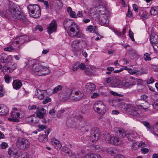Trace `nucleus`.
<instances>
[{
	"instance_id": "nucleus-26",
	"label": "nucleus",
	"mask_w": 158,
	"mask_h": 158,
	"mask_svg": "<svg viewBox=\"0 0 158 158\" xmlns=\"http://www.w3.org/2000/svg\"><path fill=\"white\" fill-rule=\"evenodd\" d=\"M51 143L54 148L58 150L60 149L61 147V144L59 141L54 138L52 139Z\"/></svg>"
},
{
	"instance_id": "nucleus-53",
	"label": "nucleus",
	"mask_w": 158,
	"mask_h": 158,
	"mask_svg": "<svg viewBox=\"0 0 158 158\" xmlns=\"http://www.w3.org/2000/svg\"><path fill=\"white\" fill-rule=\"evenodd\" d=\"M154 82V79H153L152 77H150V79L147 80V83L148 84H150Z\"/></svg>"
},
{
	"instance_id": "nucleus-31",
	"label": "nucleus",
	"mask_w": 158,
	"mask_h": 158,
	"mask_svg": "<svg viewBox=\"0 0 158 158\" xmlns=\"http://www.w3.org/2000/svg\"><path fill=\"white\" fill-rule=\"evenodd\" d=\"M150 41L151 43L155 44L158 43V36L156 34L152 35L150 36Z\"/></svg>"
},
{
	"instance_id": "nucleus-40",
	"label": "nucleus",
	"mask_w": 158,
	"mask_h": 158,
	"mask_svg": "<svg viewBox=\"0 0 158 158\" xmlns=\"http://www.w3.org/2000/svg\"><path fill=\"white\" fill-rule=\"evenodd\" d=\"M131 83L130 82H128L126 81H122V84L123 86L126 88H129L131 85H130Z\"/></svg>"
},
{
	"instance_id": "nucleus-11",
	"label": "nucleus",
	"mask_w": 158,
	"mask_h": 158,
	"mask_svg": "<svg viewBox=\"0 0 158 158\" xmlns=\"http://www.w3.org/2000/svg\"><path fill=\"white\" fill-rule=\"evenodd\" d=\"M50 130L47 129L44 130L42 133L40 134L38 139L41 142H45L48 140V136L50 131Z\"/></svg>"
},
{
	"instance_id": "nucleus-46",
	"label": "nucleus",
	"mask_w": 158,
	"mask_h": 158,
	"mask_svg": "<svg viewBox=\"0 0 158 158\" xmlns=\"http://www.w3.org/2000/svg\"><path fill=\"white\" fill-rule=\"evenodd\" d=\"M141 18L143 20H145L148 17V14L146 12L143 13L141 15Z\"/></svg>"
},
{
	"instance_id": "nucleus-2",
	"label": "nucleus",
	"mask_w": 158,
	"mask_h": 158,
	"mask_svg": "<svg viewBox=\"0 0 158 158\" xmlns=\"http://www.w3.org/2000/svg\"><path fill=\"white\" fill-rule=\"evenodd\" d=\"M42 65L39 63V61L35 59L29 60L27 62L25 68L36 73H39L42 68Z\"/></svg>"
},
{
	"instance_id": "nucleus-58",
	"label": "nucleus",
	"mask_w": 158,
	"mask_h": 158,
	"mask_svg": "<svg viewBox=\"0 0 158 158\" xmlns=\"http://www.w3.org/2000/svg\"><path fill=\"white\" fill-rule=\"evenodd\" d=\"M69 15L72 18H77L76 17V13L74 11H72L71 12H70L69 13Z\"/></svg>"
},
{
	"instance_id": "nucleus-55",
	"label": "nucleus",
	"mask_w": 158,
	"mask_h": 158,
	"mask_svg": "<svg viewBox=\"0 0 158 158\" xmlns=\"http://www.w3.org/2000/svg\"><path fill=\"white\" fill-rule=\"evenodd\" d=\"M79 68L82 70H84L85 69V65L84 63H81L80 64H79Z\"/></svg>"
},
{
	"instance_id": "nucleus-39",
	"label": "nucleus",
	"mask_w": 158,
	"mask_h": 158,
	"mask_svg": "<svg viewBox=\"0 0 158 158\" xmlns=\"http://www.w3.org/2000/svg\"><path fill=\"white\" fill-rule=\"evenodd\" d=\"M63 87L60 85H58L55 87L53 89L52 93H56L58 91L61 90L62 89Z\"/></svg>"
},
{
	"instance_id": "nucleus-12",
	"label": "nucleus",
	"mask_w": 158,
	"mask_h": 158,
	"mask_svg": "<svg viewBox=\"0 0 158 158\" xmlns=\"http://www.w3.org/2000/svg\"><path fill=\"white\" fill-rule=\"evenodd\" d=\"M136 105L137 108L140 110H143L145 112H146L148 110L150 105L148 102H144V103H139L138 102H136Z\"/></svg>"
},
{
	"instance_id": "nucleus-20",
	"label": "nucleus",
	"mask_w": 158,
	"mask_h": 158,
	"mask_svg": "<svg viewBox=\"0 0 158 158\" xmlns=\"http://www.w3.org/2000/svg\"><path fill=\"white\" fill-rule=\"evenodd\" d=\"M42 68L40 73H38V75H46L50 73V71L47 67L42 65Z\"/></svg>"
},
{
	"instance_id": "nucleus-51",
	"label": "nucleus",
	"mask_w": 158,
	"mask_h": 158,
	"mask_svg": "<svg viewBox=\"0 0 158 158\" xmlns=\"http://www.w3.org/2000/svg\"><path fill=\"white\" fill-rule=\"evenodd\" d=\"M141 151L143 153L146 154L148 152L149 150L146 148H142L141 149Z\"/></svg>"
},
{
	"instance_id": "nucleus-45",
	"label": "nucleus",
	"mask_w": 158,
	"mask_h": 158,
	"mask_svg": "<svg viewBox=\"0 0 158 158\" xmlns=\"http://www.w3.org/2000/svg\"><path fill=\"white\" fill-rule=\"evenodd\" d=\"M38 127L39 128L37 130L39 131H41L43 130H44V129H46V127L42 125H38Z\"/></svg>"
},
{
	"instance_id": "nucleus-36",
	"label": "nucleus",
	"mask_w": 158,
	"mask_h": 158,
	"mask_svg": "<svg viewBox=\"0 0 158 158\" xmlns=\"http://www.w3.org/2000/svg\"><path fill=\"white\" fill-rule=\"evenodd\" d=\"M128 72L130 74H135L137 75H139L142 74L143 73L140 72L139 71L133 70L131 69H128Z\"/></svg>"
},
{
	"instance_id": "nucleus-13",
	"label": "nucleus",
	"mask_w": 158,
	"mask_h": 158,
	"mask_svg": "<svg viewBox=\"0 0 158 158\" xmlns=\"http://www.w3.org/2000/svg\"><path fill=\"white\" fill-rule=\"evenodd\" d=\"M57 28V25L56 21L54 20H52L47 28L48 33L50 35L53 32H56Z\"/></svg>"
},
{
	"instance_id": "nucleus-4",
	"label": "nucleus",
	"mask_w": 158,
	"mask_h": 158,
	"mask_svg": "<svg viewBox=\"0 0 158 158\" xmlns=\"http://www.w3.org/2000/svg\"><path fill=\"white\" fill-rule=\"evenodd\" d=\"M30 15L34 18L39 17L41 15V10L39 6L37 5H30L27 7Z\"/></svg>"
},
{
	"instance_id": "nucleus-42",
	"label": "nucleus",
	"mask_w": 158,
	"mask_h": 158,
	"mask_svg": "<svg viewBox=\"0 0 158 158\" xmlns=\"http://www.w3.org/2000/svg\"><path fill=\"white\" fill-rule=\"evenodd\" d=\"M144 60H150L151 58L150 57V55L148 53H145L143 56Z\"/></svg>"
},
{
	"instance_id": "nucleus-61",
	"label": "nucleus",
	"mask_w": 158,
	"mask_h": 158,
	"mask_svg": "<svg viewBox=\"0 0 158 158\" xmlns=\"http://www.w3.org/2000/svg\"><path fill=\"white\" fill-rule=\"evenodd\" d=\"M99 96V95L98 94L96 93H94L93 95L91 96V98H92L94 99L98 97Z\"/></svg>"
},
{
	"instance_id": "nucleus-22",
	"label": "nucleus",
	"mask_w": 158,
	"mask_h": 158,
	"mask_svg": "<svg viewBox=\"0 0 158 158\" xmlns=\"http://www.w3.org/2000/svg\"><path fill=\"white\" fill-rule=\"evenodd\" d=\"M71 94L72 91L71 89H66V91L65 93L64 94V95L62 97L64 101H66L69 99L71 100V98L73 97V96H70Z\"/></svg>"
},
{
	"instance_id": "nucleus-47",
	"label": "nucleus",
	"mask_w": 158,
	"mask_h": 158,
	"mask_svg": "<svg viewBox=\"0 0 158 158\" xmlns=\"http://www.w3.org/2000/svg\"><path fill=\"white\" fill-rule=\"evenodd\" d=\"M94 154H88L85 156L84 158H94Z\"/></svg>"
},
{
	"instance_id": "nucleus-38",
	"label": "nucleus",
	"mask_w": 158,
	"mask_h": 158,
	"mask_svg": "<svg viewBox=\"0 0 158 158\" xmlns=\"http://www.w3.org/2000/svg\"><path fill=\"white\" fill-rule=\"evenodd\" d=\"M104 137L106 143H111L112 137H111V136L109 134L107 133L105 134Z\"/></svg>"
},
{
	"instance_id": "nucleus-5",
	"label": "nucleus",
	"mask_w": 158,
	"mask_h": 158,
	"mask_svg": "<svg viewBox=\"0 0 158 158\" xmlns=\"http://www.w3.org/2000/svg\"><path fill=\"white\" fill-rule=\"evenodd\" d=\"M30 145L28 140L25 138L20 137L16 141L17 147L19 149L24 150L28 148Z\"/></svg>"
},
{
	"instance_id": "nucleus-17",
	"label": "nucleus",
	"mask_w": 158,
	"mask_h": 158,
	"mask_svg": "<svg viewBox=\"0 0 158 158\" xmlns=\"http://www.w3.org/2000/svg\"><path fill=\"white\" fill-rule=\"evenodd\" d=\"M17 64L16 63L11 62L9 64V67H3L4 69L2 71L4 72L5 71H7V72L10 73L11 72L10 70H12L15 69L17 67Z\"/></svg>"
},
{
	"instance_id": "nucleus-48",
	"label": "nucleus",
	"mask_w": 158,
	"mask_h": 158,
	"mask_svg": "<svg viewBox=\"0 0 158 158\" xmlns=\"http://www.w3.org/2000/svg\"><path fill=\"white\" fill-rule=\"evenodd\" d=\"M51 101V99L49 98H47L43 101V103L45 104Z\"/></svg>"
},
{
	"instance_id": "nucleus-64",
	"label": "nucleus",
	"mask_w": 158,
	"mask_h": 158,
	"mask_svg": "<svg viewBox=\"0 0 158 158\" xmlns=\"http://www.w3.org/2000/svg\"><path fill=\"white\" fill-rule=\"evenodd\" d=\"M55 111L54 109L51 110L49 112V113L51 115H54Z\"/></svg>"
},
{
	"instance_id": "nucleus-29",
	"label": "nucleus",
	"mask_w": 158,
	"mask_h": 158,
	"mask_svg": "<svg viewBox=\"0 0 158 158\" xmlns=\"http://www.w3.org/2000/svg\"><path fill=\"white\" fill-rule=\"evenodd\" d=\"M95 88V85L91 83H87L85 86L86 90L88 92L94 91Z\"/></svg>"
},
{
	"instance_id": "nucleus-8",
	"label": "nucleus",
	"mask_w": 158,
	"mask_h": 158,
	"mask_svg": "<svg viewBox=\"0 0 158 158\" xmlns=\"http://www.w3.org/2000/svg\"><path fill=\"white\" fill-rule=\"evenodd\" d=\"M119 107L123 109L129 114L135 115L136 112L135 108L131 104L124 103L123 102L119 103Z\"/></svg>"
},
{
	"instance_id": "nucleus-23",
	"label": "nucleus",
	"mask_w": 158,
	"mask_h": 158,
	"mask_svg": "<svg viewBox=\"0 0 158 158\" xmlns=\"http://www.w3.org/2000/svg\"><path fill=\"white\" fill-rule=\"evenodd\" d=\"M61 153L64 156H70L72 152L70 149L67 147H63L61 149Z\"/></svg>"
},
{
	"instance_id": "nucleus-60",
	"label": "nucleus",
	"mask_w": 158,
	"mask_h": 158,
	"mask_svg": "<svg viewBox=\"0 0 158 158\" xmlns=\"http://www.w3.org/2000/svg\"><path fill=\"white\" fill-rule=\"evenodd\" d=\"M154 109L158 110V103H154L152 105Z\"/></svg>"
},
{
	"instance_id": "nucleus-3",
	"label": "nucleus",
	"mask_w": 158,
	"mask_h": 158,
	"mask_svg": "<svg viewBox=\"0 0 158 158\" xmlns=\"http://www.w3.org/2000/svg\"><path fill=\"white\" fill-rule=\"evenodd\" d=\"M11 118H8L9 121L17 122L19 121V118H22L24 116V113L15 107L13 108L10 113Z\"/></svg>"
},
{
	"instance_id": "nucleus-25",
	"label": "nucleus",
	"mask_w": 158,
	"mask_h": 158,
	"mask_svg": "<svg viewBox=\"0 0 158 158\" xmlns=\"http://www.w3.org/2000/svg\"><path fill=\"white\" fill-rule=\"evenodd\" d=\"M9 111V108L4 105H0V115H6Z\"/></svg>"
},
{
	"instance_id": "nucleus-28",
	"label": "nucleus",
	"mask_w": 158,
	"mask_h": 158,
	"mask_svg": "<svg viewBox=\"0 0 158 158\" xmlns=\"http://www.w3.org/2000/svg\"><path fill=\"white\" fill-rule=\"evenodd\" d=\"M26 120L30 123L35 124L38 122V118L34 114L27 117Z\"/></svg>"
},
{
	"instance_id": "nucleus-62",
	"label": "nucleus",
	"mask_w": 158,
	"mask_h": 158,
	"mask_svg": "<svg viewBox=\"0 0 158 158\" xmlns=\"http://www.w3.org/2000/svg\"><path fill=\"white\" fill-rule=\"evenodd\" d=\"M28 108L29 110H33V109H36V106L35 105L33 106H28Z\"/></svg>"
},
{
	"instance_id": "nucleus-50",
	"label": "nucleus",
	"mask_w": 158,
	"mask_h": 158,
	"mask_svg": "<svg viewBox=\"0 0 158 158\" xmlns=\"http://www.w3.org/2000/svg\"><path fill=\"white\" fill-rule=\"evenodd\" d=\"M153 46L154 50L156 52L158 53V43L156 44H153Z\"/></svg>"
},
{
	"instance_id": "nucleus-35",
	"label": "nucleus",
	"mask_w": 158,
	"mask_h": 158,
	"mask_svg": "<svg viewBox=\"0 0 158 158\" xmlns=\"http://www.w3.org/2000/svg\"><path fill=\"white\" fill-rule=\"evenodd\" d=\"M107 151L108 154L113 156L114 155L117 153L118 150L116 148L111 147L108 148Z\"/></svg>"
},
{
	"instance_id": "nucleus-57",
	"label": "nucleus",
	"mask_w": 158,
	"mask_h": 158,
	"mask_svg": "<svg viewBox=\"0 0 158 158\" xmlns=\"http://www.w3.org/2000/svg\"><path fill=\"white\" fill-rule=\"evenodd\" d=\"M93 29V27L92 25H90L88 26L86 29V30L87 31H88L90 32H91Z\"/></svg>"
},
{
	"instance_id": "nucleus-14",
	"label": "nucleus",
	"mask_w": 158,
	"mask_h": 158,
	"mask_svg": "<svg viewBox=\"0 0 158 158\" xmlns=\"http://www.w3.org/2000/svg\"><path fill=\"white\" fill-rule=\"evenodd\" d=\"M114 132L116 135H118L119 137L122 138H123L127 135L126 132L123 129L120 128H114Z\"/></svg>"
},
{
	"instance_id": "nucleus-7",
	"label": "nucleus",
	"mask_w": 158,
	"mask_h": 158,
	"mask_svg": "<svg viewBox=\"0 0 158 158\" xmlns=\"http://www.w3.org/2000/svg\"><path fill=\"white\" fill-rule=\"evenodd\" d=\"M10 15L14 18L23 20L25 17L23 13L19 10H16L13 7H10L9 9Z\"/></svg>"
},
{
	"instance_id": "nucleus-52",
	"label": "nucleus",
	"mask_w": 158,
	"mask_h": 158,
	"mask_svg": "<svg viewBox=\"0 0 158 158\" xmlns=\"http://www.w3.org/2000/svg\"><path fill=\"white\" fill-rule=\"evenodd\" d=\"M143 125L148 128L150 129L151 128L150 125L149 123L147 122H144L143 123Z\"/></svg>"
},
{
	"instance_id": "nucleus-34",
	"label": "nucleus",
	"mask_w": 158,
	"mask_h": 158,
	"mask_svg": "<svg viewBox=\"0 0 158 158\" xmlns=\"http://www.w3.org/2000/svg\"><path fill=\"white\" fill-rule=\"evenodd\" d=\"M142 146L143 147H145L146 146V144L144 142H141L138 144H137V143H133V144L132 146V148L133 149L135 150L139 147Z\"/></svg>"
},
{
	"instance_id": "nucleus-33",
	"label": "nucleus",
	"mask_w": 158,
	"mask_h": 158,
	"mask_svg": "<svg viewBox=\"0 0 158 158\" xmlns=\"http://www.w3.org/2000/svg\"><path fill=\"white\" fill-rule=\"evenodd\" d=\"M38 112L37 113V116L39 118H42L44 117V115L45 114L46 110L43 108H41L40 109H38Z\"/></svg>"
},
{
	"instance_id": "nucleus-19",
	"label": "nucleus",
	"mask_w": 158,
	"mask_h": 158,
	"mask_svg": "<svg viewBox=\"0 0 158 158\" xmlns=\"http://www.w3.org/2000/svg\"><path fill=\"white\" fill-rule=\"evenodd\" d=\"M122 84V81L116 78H113L112 79L111 85L112 87H120Z\"/></svg>"
},
{
	"instance_id": "nucleus-44",
	"label": "nucleus",
	"mask_w": 158,
	"mask_h": 158,
	"mask_svg": "<svg viewBox=\"0 0 158 158\" xmlns=\"http://www.w3.org/2000/svg\"><path fill=\"white\" fill-rule=\"evenodd\" d=\"M79 68V63L78 62H76L73 66V71L77 70Z\"/></svg>"
},
{
	"instance_id": "nucleus-27",
	"label": "nucleus",
	"mask_w": 158,
	"mask_h": 158,
	"mask_svg": "<svg viewBox=\"0 0 158 158\" xmlns=\"http://www.w3.org/2000/svg\"><path fill=\"white\" fill-rule=\"evenodd\" d=\"M35 93L36 96L39 99H43L44 97V94L46 93V91L37 89Z\"/></svg>"
},
{
	"instance_id": "nucleus-21",
	"label": "nucleus",
	"mask_w": 158,
	"mask_h": 158,
	"mask_svg": "<svg viewBox=\"0 0 158 158\" xmlns=\"http://www.w3.org/2000/svg\"><path fill=\"white\" fill-rule=\"evenodd\" d=\"M11 57L10 56H8L5 54H2L0 55V62L6 63L11 60Z\"/></svg>"
},
{
	"instance_id": "nucleus-43",
	"label": "nucleus",
	"mask_w": 158,
	"mask_h": 158,
	"mask_svg": "<svg viewBox=\"0 0 158 158\" xmlns=\"http://www.w3.org/2000/svg\"><path fill=\"white\" fill-rule=\"evenodd\" d=\"M134 34L133 32L131 31L130 29L129 30V36L130 38L131 39V40L133 41H134L135 40L134 39Z\"/></svg>"
},
{
	"instance_id": "nucleus-41",
	"label": "nucleus",
	"mask_w": 158,
	"mask_h": 158,
	"mask_svg": "<svg viewBox=\"0 0 158 158\" xmlns=\"http://www.w3.org/2000/svg\"><path fill=\"white\" fill-rule=\"evenodd\" d=\"M4 79L6 82L7 83H9L12 80L11 77L8 75H6L4 77Z\"/></svg>"
},
{
	"instance_id": "nucleus-56",
	"label": "nucleus",
	"mask_w": 158,
	"mask_h": 158,
	"mask_svg": "<svg viewBox=\"0 0 158 158\" xmlns=\"http://www.w3.org/2000/svg\"><path fill=\"white\" fill-rule=\"evenodd\" d=\"M4 92L2 86L0 85V97H2L4 95Z\"/></svg>"
},
{
	"instance_id": "nucleus-9",
	"label": "nucleus",
	"mask_w": 158,
	"mask_h": 158,
	"mask_svg": "<svg viewBox=\"0 0 158 158\" xmlns=\"http://www.w3.org/2000/svg\"><path fill=\"white\" fill-rule=\"evenodd\" d=\"M101 136V134L98 128L94 127L90 131V135H88L90 141L92 142L98 140Z\"/></svg>"
},
{
	"instance_id": "nucleus-15",
	"label": "nucleus",
	"mask_w": 158,
	"mask_h": 158,
	"mask_svg": "<svg viewBox=\"0 0 158 158\" xmlns=\"http://www.w3.org/2000/svg\"><path fill=\"white\" fill-rule=\"evenodd\" d=\"M29 40V37L27 35H25L17 38L16 42L17 44H22L24 42H27Z\"/></svg>"
},
{
	"instance_id": "nucleus-18",
	"label": "nucleus",
	"mask_w": 158,
	"mask_h": 158,
	"mask_svg": "<svg viewBox=\"0 0 158 158\" xmlns=\"http://www.w3.org/2000/svg\"><path fill=\"white\" fill-rule=\"evenodd\" d=\"M13 154L15 156V157H16V158H28L29 157L28 154L25 152H21L18 151L16 152H13Z\"/></svg>"
},
{
	"instance_id": "nucleus-10",
	"label": "nucleus",
	"mask_w": 158,
	"mask_h": 158,
	"mask_svg": "<svg viewBox=\"0 0 158 158\" xmlns=\"http://www.w3.org/2000/svg\"><path fill=\"white\" fill-rule=\"evenodd\" d=\"M85 41L82 40H76L73 41L71 44L73 48L77 50H82L87 46Z\"/></svg>"
},
{
	"instance_id": "nucleus-24",
	"label": "nucleus",
	"mask_w": 158,
	"mask_h": 158,
	"mask_svg": "<svg viewBox=\"0 0 158 158\" xmlns=\"http://www.w3.org/2000/svg\"><path fill=\"white\" fill-rule=\"evenodd\" d=\"M120 137L113 136L112 137L111 143L114 145H119L122 143V140Z\"/></svg>"
},
{
	"instance_id": "nucleus-59",
	"label": "nucleus",
	"mask_w": 158,
	"mask_h": 158,
	"mask_svg": "<svg viewBox=\"0 0 158 158\" xmlns=\"http://www.w3.org/2000/svg\"><path fill=\"white\" fill-rule=\"evenodd\" d=\"M113 31L116 35H118L119 37H121L122 36V34L121 32H119L115 30H114Z\"/></svg>"
},
{
	"instance_id": "nucleus-16",
	"label": "nucleus",
	"mask_w": 158,
	"mask_h": 158,
	"mask_svg": "<svg viewBox=\"0 0 158 158\" xmlns=\"http://www.w3.org/2000/svg\"><path fill=\"white\" fill-rule=\"evenodd\" d=\"M75 95L71 98V100L74 101H78L80 100L83 96L84 94L82 92L79 90L75 92Z\"/></svg>"
},
{
	"instance_id": "nucleus-30",
	"label": "nucleus",
	"mask_w": 158,
	"mask_h": 158,
	"mask_svg": "<svg viewBox=\"0 0 158 158\" xmlns=\"http://www.w3.org/2000/svg\"><path fill=\"white\" fill-rule=\"evenodd\" d=\"M57 1L58 2L55 3L52 7V9L57 11L58 10H60L63 6L61 0H57Z\"/></svg>"
},
{
	"instance_id": "nucleus-32",
	"label": "nucleus",
	"mask_w": 158,
	"mask_h": 158,
	"mask_svg": "<svg viewBox=\"0 0 158 158\" xmlns=\"http://www.w3.org/2000/svg\"><path fill=\"white\" fill-rule=\"evenodd\" d=\"M22 85V83L19 80H14L13 83V88L16 89H19Z\"/></svg>"
},
{
	"instance_id": "nucleus-63",
	"label": "nucleus",
	"mask_w": 158,
	"mask_h": 158,
	"mask_svg": "<svg viewBox=\"0 0 158 158\" xmlns=\"http://www.w3.org/2000/svg\"><path fill=\"white\" fill-rule=\"evenodd\" d=\"M44 4L45 7L46 9H48L49 8V3L47 1H44Z\"/></svg>"
},
{
	"instance_id": "nucleus-54",
	"label": "nucleus",
	"mask_w": 158,
	"mask_h": 158,
	"mask_svg": "<svg viewBox=\"0 0 158 158\" xmlns=\"http://www.w3.org/2000/svg\"><path fill=\"white\" fill-rule=\"evenodd\" d=\"M13 50V48L11 47H7L4 48V50L6 51L12 52Z\"/></svg>"
},
{
	"instance_id": "nucleus-6",
	"label": "nucleus",
	"mask_w": 158,
	"mask_h": 158,
	"mask_svg": "<svg viewBox=\"0 0 158 158\" xmlns=\"http://www.w3.org/2000/svg\"><path fill=\"white\" fill-rule=\"evenodd\" d=\"M94 110L98 114H103L105 113L106 110V108L105 104L101 101L96 102L94 106Z\"/></svg>"
},
{
	"instance_id": "nucleus-37",
	"label": "nucleus",
	"mask_w": 158,
	"mask_h": 158,
	"mask_svg": "<svg viewBox=\"0 0 158 158\" xmlns=\"http://www.w3.org/2000/svg\"><path fill=\"white\" fill-rule=\"evenodd\" d=\"M151 14L155 15L158 14V7L155 6L151 8L150 11Z\"/></svg>"
},
{
	"instance_id": "nucleus-1",
	"label": "nucleus",
	"mask_w": 158,
	"mask_h": 158,
	"mask_svg": "<svg viewBox=\"0 0 158 158\" xmlns=\"http://www.w3.org/2000/svg\"><path fill=\"white\" fill-rule=\"evenodd\" d=\"M64 26L65 29L69 28L68 34L72 37L82 38L83 35L79 31V27L76 23L72 20L65 19L64 22Z\"/></svg>"
},
{
	"instance_id": "nucleus-49",
	"label": "nucleus",
	"mask_w": 158,
	"mask_h": 158,
	"mask_svg": "<svg viewBox=\"0 0 158 158\" xmlns=\"http://www.w3.org/2000/svg\"><path fill=\"white\" fill-rule=\"evenodd\" d=\"M8 144L5 142H2L1 144V147L2 149H5L8 147Z\"/></svg>"
}]
</instances>
